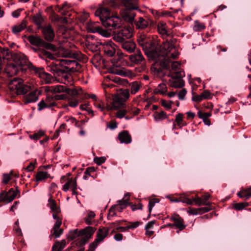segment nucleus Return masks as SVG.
Returning a JSON list of instances; mask_svg holds the SVG:
<instances>
[{"label": "nucleus", "instance_id": "f8f14e48", "mask_svg": "<svg viewBox=\"0 0 251 251\" xmlns=\"http://www.w3.org/2000/svg\"><path fill=\"white\" fill-rule=\"evenodd\" d=\"M96 230V228L89 226L80 230V235L83 237L80 240V244H85L91 238Z\"/></svg>", "mask_w": 251, "mask_h": 251}, {"label": "nucleus", "instance_id": "5fc2aeb1", "mask_svg": "<svg viewBox=\"0 0 251 251\" xmlns=\"http://www.w3.org/2000/svg\"><path fill=\"white\" fill-rule=\"evenodd\" d=\"M45 134L44 131L42 130L39 131L38 132L34 133L30 136L31 139L37 140L40 139L42 136H44Z\"/></svg>", "mask_w": 251, "mask_h": 251}, {"label": "nucleus", "instance_id": "6ab92c4d", "mask_svg": "<svg viewBox=\"0 0 251 251\" xmlns=\"http://www.w3.org/2000/svg\"><path fill=\"white\" fill-rule=\"evenodd\" d=\"M40 93V91L37 89H34L29 94L25 96V103H28L37 101Z\"/></svg>", "mask_w": 251, "mask_h": 251}, {"label": "nucleus", "instance_id": "a19ab883", "mask_svg": "<svg viewBox=\"0 0 251 251\" xmlns=\"http://www.w3.org/2000/svg\"><path fill=\"white\" fill-rule=\"evenodd\" d=\"M17 71L18 69L17 67L13 64H9L6 68V72L10 76H12L17 74Z\"/></svg>", "mask_w": 251, "mask_h": 251}, {"label": "nucleus", "instance_id": "864d4df0", "mask_svg": "<svg viewBox=\"0 0 251 251\" xmlns=\"http://www.w3.org/2000/svg\"><path fill=\"white\" fill-rule=\"evenodd\" d=\"M123 0H110L109 4L113 7L119 6L120 4H123Z\"/></svg>", "mask_w": 251, "mask_h": 251}, {"label": "nucleus", "instance_id": "f257e3e1", "mask_svg": "<svg viewBox=\"0 0 251 251\" xmlns=\"http://www.w3.org/2000/svg\"><path fill=\"white\" fill-rule=\"evenodd\" d=\"M48 67L56 77L65 69L70 72H76L79 71L81 66L75 60L60 59L51 63Z\"/></svg>", "mask_w": 251, "mask_h": 251}, {"label": "nucleus", "instance_id": "f3484780", "mask_svg": "<svg viewBox=\"0 0 251 251\" xmlns=\"http://www.w3.org/2000/svg\"><path fill=\"white\" fill-rule=\"evenodd\" d=\"M170 220L174 222V226L180 231L183 230L186 226L184 220L178 214H173L170 217Z\"/></svg>", "mask_w": 251, "mask_h": 251}, {"label": "nucleus", "instance_id": "4468645a", "mask_svg": "<svg viewBox=\"0 0 251 251\" xmlns=\"http://www.w3.org/2000/svg\"><path fill=\"white\" fill-rule=\"evenodd\" d=\"M164 64L167 69L169 70V74H176L177 72H182L180 70L181 64L177 61L172 62L171 59L167 61L164 60Z\"/></svg>", "mask_w": 251, "mask_h": 251}, {"label": "nucleus", "instance_id": "b1692460", "mask_svg": "<svg viewBox=\"0 0 251 251\" xmlns=\"http://www.w3.org/2000/svg\"><path fill=\"white\" fill-rule=\"evenodd\" d=\"M134 9H125L121 12V15L123 18L129 23H132L135 16V13L133 11Z\"/></svg>", "mask_w": 251, "mask_h": 251}, {"label": "nucleus", "instance_id": "bb28decb", "mask_svg": "<svg viewBox=\"0 0 251 251\" xmlns=\"http://www.w3.org/2000/svg\"><path fill=\"white\" fill-rule=\"evenodd\" d=\"M138 0H123V4L126 9H137V6Z\"/></svg>", "mask_w": 251, "mask_h": 251}, {"label": "nucleus", "instance_id": "0eeeda50", "mask_svg": "<svg viewBox=\"0 0 251 251\" xmlns=\"http://www.w3.org/2000/svg\"><path fill=\"white\" fill-rule=\"evenodd\" d=\"M185 75L183 72H179L176 74H168V76L171 78L169 80V83L170 86L175 88H181L184 86V81L182 79V77Z\"/></svg>", "mask_w": 251, "mask_h": 251}, {"label": "nucleus", "instance_id": "e433bc0d", "mask_svg": "<svg viewBox=\"0 0 251 251\" xmlns=\"http://www.w3.org/2000/svg\"><path fill=\"white\" fill-rule=\"evenodd\" d=\"M66 241L62 240L61 242H56L52 246V250L53 251H61L65 247Z\"/></svg>", "mask_w": 251, "mask_h": 251}, {"label": "nucleus", "instance_id": "774afa93", "mask_svg": "<svg viewBox=\"0 0 251 251\" xmlns=\"http://www.w3.org/2000/svg\"><path fill=\"white\" fill-rule=\"evenodd\" d=\"M116 211L117 210H116L115 207L114 206H113L109 209L108 217L109 218H110V217H112L116 215Z\"/></svg>", "mask_w": 251, "mask_h": 251}, {"label": "nucleus", "instance_id": "f03ea898", "mask_svg": "<svg viewBox=\"0 0 251 251\" xmlns=\"http://www.w3.org/2000/svg\"><path fill=\"white\" fill-rule=\"evenodd\" d=\"M42 47L53 51L54 54L57 57H73L78 59L76 54L74 53L72 50L66 49L64 48H59L58 49L54 45L47 43L44 41Z\"/></svg>", "mask_w": 251, "mask_h": 251}, {"label": "nucleus", "instance_id": "7ed1b4c3", "mask_svg": "<svg viewBox=\"0 0 251 251\" xmlns=\"http://www.w3.org/2000/svg\"><path fill=\"white\" fill-rule=\"evenodd\" d=\"M9 89L11 91L16 90L17 95L25 94L31 89V86L24 82L19 78H14L9 83Z\"/></svg>", "mask_w": 251, "mask_h": 251}, {"label": "nucleus", "instance_id": "680f3d73", "mask_svg": "<svg viewBox=\"0 0 251 251\" xmlns=\"http://www.w3.org/2000/svg\"><path fill=\"white\" fill-rule=\"evenodd\" d=\"M127 113V111L126 110V109H120V110H119L117 112L116 116L117 117L121 119V118H123V117H124L126 114Z\"/></svg>", "mask_w": 251, "mask_h": 251}, {"label": "nucleus", "instance_id": "a211bd4d", "mask_svg": "<svg viewBox=\"0 0 251 251\" xmlns=\"http://www.w3.org/2000/svg\"><path fill=\"white\" fill-rule=\"evenodd\" d=\"M54 99L52 97H48L45 100H41L38 104V110H42L45 108H50L55 105Z\"/></svg>", "mask_w": 251, "mask_h": 251}, {"label": "nucleus", "instance_id": "c03bdc74", "mask_svg": "<svg viewBox=\"0 0 251 251\" xmlns=\"http://www.w3.org/2000/svg\"><path fill=\"white\" fill-rule=\"evenodd\" d=\"M176 122L177 124V125L179 127H182V126H186L187 124L186 122H183V114L182 113H178L176 115Z\"/></svg>", "mask_w": 251, "mask_h": 251}, {"label": "nucleus", "instance_id": "f704fd0d", "mask_svg": "<svg viewBox=\"0 0 251 251\" xmlns=\"http://www.w3.org/2000/svg\"><path fill=\"white\" fill-rule=\"evenodd\" d=\"M48 202L49 206L53 213H59L60 212V209L57 206L55 201L51 198L49 199Z\"/></svg>", "mask_w": 251, "mask_h": 251}, {"label": "nucleus", "instance_id": "20e7f679", "mask_svg": "<svg viewBox=\"0 0 251 251\" xmlns=\"http://www.w3.org/2000/svg\"><path fill=\"white\" fill-rule=\"evenodd\" d=\"M143 50L150 59L157 60L158 58L161 57L160 48L157 42L153 40H151V41L143 48Z\"/></svg>", "mask_w": 251, "mask_h": 251}, {"label": "nucleus", "instance_id": "2eb2a0df", "mask_svg": "<svg viewBox=\"0 0 251 251\" xmlns=\"http://www.w3.org/2000/svg\"><path fill=\"white\" fill-rule=\"evenodd\" d=\"M128 56L132 65H143L146 62L145 59L140 50Z\"/></svg>", "mask_w": 251, "mask_h": 251}, {"label": "nucleus", "instance_id": "cd10ccee", "mask_svg": "<svg viewBox=\"0 0 251 251\" xmlns=\"http://www.w3.org/2000/svg\"><path fill=\"white\" fill-rule=\"evenodd\" d=\"M66 93L67 94L75 97L81 95L82 94V90L80 87H75L73 88H69L67 87Z\"/></svg>", "mask_w": 251, "mask_h": 251}, {"label": "nucleus", "instance_id": "4be33fe9", "mask_svg": "<svg viewBox=\"0 0 251 251\" xmlns=\"http://www.w3.org/2000/svg\"><path fill=\"white\" fill-rule=\"evenodd\" d=\"M120 43L122 44V48L129 53L133 52L136 49V44L132 41H125Z\"/></svg>", "mask_w": 251, "mask_h": 251}, {"label": "nucleus", "instance_id": "473e14b6", "mask_svg": "<svg viewBox=\"0 0 251 251\" xmlns=\"http://www.w3.org/2000/svg\"><path fill=\"white\" fill-rule=\"evenodd\" d=\"M26 26V21L24 20L21 24L15 25L12 27V32L15 34H17L24 30Z\"/></svg>", "mask_w": 251, "mask_h": 251}, {"label": "nucleus", "instance_id": "393cba45", "mask_svg": "<svg viewBox=\"0 0 251 251\" xmlns=\"http://www.w3.org/2000/svg\"><path fill=\"white\" fill-rule=\"evenodd\" d=\"M118 139L121 143L129 144L131 142V137L127 131H123L118 134Z\"/></svg>", "mask_w": 251, "mask_h": 251}, {"label": "nucleus", "instance_id": "dca6fc26", "mask_svg": "<svg viewBox=\"0 0 251 251\" xmlns=\"http://www.w3.org/2000/svg\"><path fill=\"white\" fill-rule=\"evenodd\" d=\"M42 32L45 39L48 42L53 40L55 35L53 28L50 25L42 27Z\"/></svg>", "mask_w": 251, "mask_h": 251}, {"label": "nucleus", "instance_id": "c9c22d12", "mask_svg": "<svg viewBox=\"0 0 251 251\" xmlns=\"http://www.w3.org/2000/svg\"><path fill=\"white\" fill-rule=\"evenodd\" d=\"M237 195L241 198H245L246 200H248L251 197V187L240 191L238 193Z\"/></svg>", "mask_w": 251, "mask_h": 251}, {"label": "nucleus", "instance_id": "3c124183", "mask_svg": "<svg viewBox=\"0 0 251 251\" xmlns=\"http://www.w3.org/2000/svg\"><path fill=\"white\" fill-rule=\"evenodd\" d=\"M248 206H249V203L245 202L235 203L234 204L233 207L236 210H241Z\"/></svg>", "mask_w": 251, "mask_h": 251}, {"label": "nucleus", "instance_id": "412c9836", "mask_svg": "<svg viewBox=\"0 0 251 251\" xmlns=\"http://www.w3.org/2000/svg\"><path fill=\"white\" fill-rule=\"evenodd\" d=\"M95 15L100 17L102 24V21H104V19L110 16V11L107 8L100 7L96 11Z\"/></svg>", "mask_w": 251, "mask_h": 251}, {"label": "nucleus", "instance_id": "423d86ee", "mask_svg": "<svg viewBox=\"0 0 251 251\" xmlns=\"http://www.w3.org/2000/svg\"><path fill=\"white\" fill-rule=\"evenodd\" d=\"M162 50L161 56L164 57V60L167 61L171 58L176 59L178 55V52L175 48L172 40L164 42L162 46Z\"/></svg>", "mask_w": 251, "mask_h": 251}, {"label": "nucleus", "instance_id": "09e8293b", "mask_svg": "<svg viewBox=\"0 0 251 251\" xmlns=\"http://www.w3.org/2000/svg\"><path fill=\"white\" fill-rule=\"evenodd\" d=\"M79 236H81L80 230L76 229L69 232L68 238L70 240H73Z\"/></svg>", "mask_w": 251, "mask_h": 251}, {"label": "nucleus", "instance_id": "13d9d810", "mask_svg": "<svg viewBox=\"0 0 251 251\" xmlns=\"http://www.w3.org/2000/svg\"><path fill=\"white\" fill-rule=\"evenodd\" d=\"M97 32L103 37H107L110 36V33L109 31L105 29H102L100 26Z\"/></svg>", "mask_w": 251, "mask_h": 251}, {"label": "nucleus", "instance_id": "338daca9", "mask_svg": "<svg viewBox=\"0 0 251 251\" xmlns=\"http://www.w3.org/2000/svg\"><path fill=\"white\" fill-rule=\"evenodd\" d=\"M187 212L191 215H196L199 214L198 208H189V209L187 211Z\"/></svg>", "mask_w": 251, "mask_h": 251}, {"label": "nucleus", "instance_id": "6e6552de", "mask_svg": "<svg viewBox=\"0 0 251 251\" xmlns=\"http://www.w3.org/2000/svg\"><path fill=\"white\" fill-rule=\"evenodd\" d=\"M133 29L130 26H125L113 35V39L117 42H123L132 37Z\"/></svg>", "mask_w": 251, "mask_h": 251}, {"label": "nucleus", "instance_id": "0e129e2a", "mask_svg": "<svg viewBox=\"0 0 251 251\" xmlns=\"http://www.w3.org/2000/svg\"><path fill=\"white\" fill-rule=\"evenodd\" d=\"M187 93V91L185 89L183 88L181 91H179L178 94V99L180 100H184L185 99V96Z\"/></svg>", "mask_w": 251, "mask_h": 251}, {"label": "nucleus", "instance_id": "bf43d9fd", "mask_svg": "<svg viewBox=\"0 0 251 251\" xmlns=\"http://www.w3.org/2000/svg\"><path fill=\"white\" fill-rule=\"evenodd\" d=\"M159 202V200L157 199H153L151 200L149 202V210L151 212L152 208L154 207L155 203Z\"/></svg>", "mask_w": 251, "mask_h": 251}, {"label": "nucleus", "instance_id": "7c9ffc66", "mask_svg": "<svg viewBox=\"0 0 251 251\" xmlns=\"http://www.w3.org/2000/svg\"><path fill=\"white\" fill-rule=\"evenodd\" d=\"M151 40H152L151 38L145 35H141L138 37L137 41L139 46L143 49Z\"/></svg>", "mask_w": 251, "mask_h": 251}, {"label": "nucleus", "instance_id": "e2e57ef3", "mask_svg": "<svg viewBox=\"0 0 251 251\" xmlns=\"http://www.w3.org/2000/svg\"><path fill=\"white\" fill-rule=\"evenodd\" d=\"M198 114L199 117L202 119H208L209 117L211 116V114L210 112L202 113L201 111H199Z\"/></svg>", "mask_w": 251, "mask_h": 251}, {"label": "nucleus", "instance_id": "49530a36", "mask_svg": "<svg viewBox=\"0 0 251 251\" xmlns=\"http://www.w3.org/2000/svg\"><path fill=\"white\" fill-rule=\"evenodd\" d=\"M177 202H182L190 205H192L193 204V201L188 198L185 194H181L180 197L178 198H177Z\"/></svg>", "mask_w": 251, "mask_h": 251}, {"label": "nucleus", "instance_id": "5701e85b", "mask_svg": "<svg viewBox=\"0 0 251 251\" xmlns=\"http://www.w3.org/2000/svg\"><path fill=\"white\" fill-rule=\"evenodd\" d=\"M76 186V180H73L72 178H68L67 182L63 186L62 190L65 192H67L69 189H71L73 194H75Z\"/></svg>", "mask_w": 251, "mask_h": 251}, {"label": "nucleus", "instance_id": "c756f323", "mask_svg": "<svg viewBox=\"0 0 251 251\" xmlns=\"http://www.w3.org/2000/svg\"><path fill=\"white\" fill-rule=\"evenodd\" d=\"M99 28L98 22H90L86 24V29L89 32H97Z\"/></svg>", "mask_w": 251, "mask_h": 251}, {"label": "nucleus", "instance_id": "9d476101", "mask_svg": "<svg viewBox=\"0 0 251 251\" xmlns=\"http://www.w3.org/2000/svg\"><path fill=\"white\" fill-rule=\"evenodd\" d=\"M102 25L110 30L114 29L121 26L122 20L117 16H109L102 21Z\"/></svg>", "mask_w": 251, "mask_h": 251}, {"label": "nucleus", "instance_id": "2f4dec72", "mask_svg": "<svg viewBox=\"0 0 251 251\" xmlns=\"http://www.w3.org/2000/svg\"><path fill=\"white\" fill-rule=\"evenodd\" d=\"M148 21L142 17L139 18L135 22V25L138 29H144L148 26Z\"/></svg>", "mask_w": 251, "mask_h": 251}, {"label": "nucleus", "instance_id": "9b49d317", "mask_svg": "<svg viewBox=\"0 0 251 251\" xmlns=\"http://www.w3.org/2000/svg\"><path fill=\"white\" fill-rule=\"evenodd\" d=\"M68 72H71L65 69L61 72L60 74L56 76V80L60 83L71 86L74 83L73 78L71 75L68 73Z\"/></svg>", "mask_w": 251, "mask_h": 251}, {"label": "nucleus", "instance_id": "37998d69", "mask_svg": "<svg viewBox=\"0 0 251 251\" xmlns=\"http://www.w3.org/2000/svg\"><path fill=\"white\" fill-rule=\"evenodd\" d=\"M154 120L156 121H159L165 119L167 116L166 113L163 111L160 112H155L153 114Z\"/></svg>", "mask_w": 251, "mask_h": 251}, {"label": "nucleus", "instance_id": "de8ad7c7", "mask_svg": "<svg viewBox=\"0 0 251 251\" xmlns=\"http://www.w3.org/2000/svg\"><path fill=\"white\" fill-rule=\"evenodd\" d=\"M192 201H193V202H195V204L199 206H200L201 205H208L210 204L209 202H206V201H205L203 200L202 198H200L198 197L193 198V200H192Z\"/></svg>", "mask_w": 251, "mask_h": 251}, {"label": "nucleus", "instance_id": "69168bd1", "mask_svg": "<svg viewBox=\"0 0 251 251\" xmlns=\"http://www.w3.org/2000/svg\"><path fill=\"white\" fill-rule=\"evenodd\" d=\"M162 105L167 109H170L172 107V102L165 100H161Z\"/></svg>", "mask_w": 251, "mask_h": 251}, {"label": "nucleus", "instance_id": "a18cd8bd", "mask_svg": "<svg viewBox=\"0 0 251 251\" xmlns=\"http://www.w3.org/2000/svg\"><path fill=\"white\" fill-rule=\"evenodd\" d=\"M130 92L132 95L135 94L140 88V84L137 81L132 82L130 85Z\"/></svg>", "mask_w": 251, "mask_h": 251}, {"label": "nucleus", "instance_id": "a878e982", "mask_svg": "<svg viewBox=\"0 0 251 251\" xmlns=\"http://www.w3.org/2000/svg\"><path fill=\"white\" fill-rule=\"evenodd\" d=\"M27 40L31 45L37 47H42L44 43V40L38 36L30 35L28 37Z\"/></svg>", "mask_w": 251, "mask_h": 251}, {"label": "nucleus", "instance_id": "58836bf2", "mask_svg": "<svg viewBox=\"0 0 251 251\" xmlns=\"http://www.w3.org/2000/svg\"><path fill=\"white\" fill-rule=\"evenodd\" d=\"M70 5L67 2H64L62 6L57 5L55 9L58 11V12L60 13L62 15H66L67 10L70 8Z\"/></svg>", "mask_w": 251, "mask_h": 251}, {"label": "nucleus", "instance_id": "8fccbe9b", "mask_svg": "<svg viewBox=\"0 0 251 251\" xmlns=\"http://www.w3.org/2000/svg\"><path fill=\"white\" fill-rule=\"evenodd\" d=\"M17 195V192L15 191L13 189H11L7 193V202H10L12 201Z\"/></svg>", "mask_w": 251, "mask_h": 251}, {"label": "nucleus", "instance_id": "6e6d98bb", "mask_svg": "<svg viewBox=\"0 0 251 251\" xmlns=\"http://www.w3.org/2000/svg\"><path fill=\"white\" fill-rule=\"evenodd\" d=\"M94 104L95 107L99 109L100 111H103L105 109L104 103L101 100H99L96 101Z\"/></svg>", "mask_w": 251, "mask_h": 251}, {"label": "nucleus", "instance_id": "1a4fd4ad", "mask_svg": "<svg viewBox=\"0 0 251 251\" xmlns=\"http://www.w3.org/2000/svg\"><path fill=\"white\" fill-rule=\"evenodd\" d=\"M109 233V228L106 227L100 228L97 233V238L95 241L89 245L87 251H94L98 245L107 237Z\"/></svg>", "mask_w": 251, "mask_h": 251}, {"label": "nucleus", "instance_id": "4d7b16f0", "mask_svg": "<svg viewBox=\"0 0 251 251\" xmlns=\"http://www.w3.org/2000/svg\"><path fill=\"white\" fill-rule=\"evenodd\" d=\"M33 21L37 25H40L43 21V19L41 15L36 14L33 18Z\"/></svg>", "mask_w": 251, "mask_h": 251}, {"label": "nucleus", "instance_id": "ea45409f", "mask_svg": "<svg viewBox=\"0 0 251 251\" xmlns=\"http://www.w3.org/2000/svg\"><path fill=\"white\" fill-rule=\"evenodd\" d=\"M124 108H126L127 113L132 114L133 115H137L140 112V109L133 106V104H129L127 106H125V105L122 106Z\"/></svg>", "mask_w": 251, "mask_h": 251}, {"label": "nucleus", "instance_id": "c85d7f7f", "mask_svg": "<svg viewBox=\"0 0 251 251\" xmlns=\"http://www.w3.org/2000/svg\"><path fill=\"white\" fill-rule=\"evenodd\" d=\"M158 32L162 35H169L171 34L170 30H168L166 24L163 22H160L157 25Z\"/></svg>", "mask_w": 251, "mask_h": 251}, {"label": "nucleus", "instance_id": "603ef678", "mask_svg": "<svg viewBox=\"0 0 251 251\" xmlns=\"http://www.w3.org/2000/svg\"><path fill=\"white\" fill-rule=\"evenodd\" d=\"M95 217V214L93 211H90L87 216L85 218L84 220L87 225L92 224V220Z\"/></svg>", "mask_w": 251, "mask_h": 251}, {"label": "nucleus", "instance_id": "4c0bfd02", "mask_svg": "<svg viewBox=\"0 0 251 251\" xmlns=\"http://www.w3.org/2000/svg\"><path fill=\"white\" fill-rule=\"evenodd\" d=\"M167 92V87L166 85L164 84H160L158 85L156 88L154 90V93L157 94H159L161 95H165Z\"/></svg>", "mask_w": 251, "mask_h": 251}, {"label": "nucleus", "instance_id": "052dcab7", "mask_svg": "<svg viewBox=\"0 0 251 251\" xmlns=\"http://www.w3.org/2000/svg\"><path fill=\"white\" fill-rule=\"evenodd\" d=\"M106 160L105 157H96L94 159V161L97 164L100 165L103 163Z\"/></svg>", "mask_w": 251, "mask_h": 251}, {"label": "nucleus", "instance_id": "aec40b11", "mask_svg": "<svg viewBox=\"0 0 251 251\" xmlns=\"http://www.w3.org/2000/svg\"><path fill=\"white\" fill-rule=\"evenodd\" d=\"M62 224V220L55 222L51 230L50 236H54L55 238H59L62 234L63 230L60 228Z\"/></svg>", "mask_w": 251, "mask_h": 251}, {"label": "nucleus", "instance_id": "39448f33", "mask_svg": "<svg viewBox=\"0 0 251 251\" xmlns=\"http://www.w3.org/2000/svg\"><path fill=\"white\" fill-rule=\"evenodd\" d=\"M128 89L121 90L119 93L113 98L112 105L107 107L108 110L116 109L124 105V102L129 98Z\"/></svg>", "mask_w": 251, "mask_h": 251}, {"label": "nucleus", "instance_id": "79ce46f5", "mask_svg": "<svg viewBox=\"0 0 251 251\" xmlns=\"http://www.w3.org/2000/svg\"><path fill=\"white\" fill-rule=\"evenodd\" d=\"M67 87L62 85H57L50 87V91L52 93L66 92Z\"/></svg>", "mask_w": 251, "mask_h": 251}, {"label": "nucleus", "instance_id": "72a5a7b5", "mask_svg": "<svg viewBox=\"0 0 251 251\" xmlns=\"http://www.w3.org/2000/svg\"><path fill=\"white\" fill-rule=\"evenodd\" d=\"M50 177V174L47 172L39 171L36 175V181H42Z\"/></svg>", "mask_w": 251, "mask_h": 251}, {"label": "nucleus", "instance_id": "ddd939ff", "mask_svg": "<svg viewBox=\"0 0 251 251\" xmlns=\"http://www.w3.org/2000/svg\"><path fill=\"white\" fill-rule=\"evenodd\" d=\"M116 49V45L111 40L102 43V50L105 54L109 57H112L115 55Z\"/></svg>", "mask_w": 251, "mask_h": 251}]
</instances>
